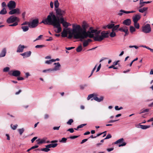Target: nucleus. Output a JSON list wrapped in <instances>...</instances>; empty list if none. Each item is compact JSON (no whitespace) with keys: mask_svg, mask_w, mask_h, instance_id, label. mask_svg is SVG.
I'll return each mask as SVG.
<instances>
[{"mask_svg":"<svg viewBox=\"0 0 153 153\" xmlns=\"http://www.w3.org/2000/svg\"><path fill=\"white\" fill-rule=\"evenodd\" d=\"M73 29L72 32L69 33V35L68 38L71 39L73 37L75 39H80V41H82V39L89 37L93 38L94 41L100 42L105 38L109 37V31H102L100 33V30H98L96 29L91 30L90 31H84L81 33L82 31V28L79 25H73Z\"/></svg>","mask_w":153,"mask_h":153,"instance_id":"1","label":"nucleus"},{"mask_svg":"<svg viewBox=\"0 0 153 153\" xmlns=\"http://www.w3.org/2000/svg\"><path fill=\"white\" fill-rule=\"evenodd\" d=\"M41 23L53 25L54 27L57 29V31L55 30V32L57 33H59L62 31L60 23L62 24L65 28L69 26V23L65 21L63 18H60V19L58 17L56 18L52 12L50 13L47 18L43 19Z\"/></svg>","mask_w":153,"mask_h":153,"instance_id":"2","label":"nucleus"},{"mask_svg":"<svg viewBox=\"0 0 153 153\" xmlns=\"http://www.w3.org/2000/svg\"><path fill=\"white\" fill-rule=\"evenodd\" d=\"M19 21V19L18 17L14 16H12L7 19L6 22L8 24H11L15 22H18Z\"/></svg>","mask_w":153,"mask_h":153,"instance_id":"3","label":"nucleus"},{"mask_svg":"<svg viewBox=\"0 0 153 153\" xmlns=\"http://www.w3.org/2000/svg\"><path fill=\"white\" fill-rule=\"evenodd\" d=\"M55 10L56 13V18L58 17L59 19L60 18H63V16L65 13L64 10H61L60 8L56 9Z\"/></svg>","mask_w":153,"mask_h":153,"instance_id":"4","label":"nucleus"},{"mask_svg":"<svg viewBox=\"0 0 153 153\" xmlns=\"http://www.w3.org/2000/svg\"><path fill=\"white\" fill-rule=\"evenodd\" d=\"M38 23L39 21L38 19H33L31 22H29V26L30 28H35L37 26Z\"/></svg>","mask_w":153,"mask_h":153,"instance_id":"5","label":"nucleus"},{"mask_svg":"<svg viewBox=\"0 0 153 153\" xmlns=\"http://www.w3.org/2000/svg\"><path fill=\"white\" fill-rule=\"evenodd\" d=\"M142 31L145 33H149L151 31V28L149 24H147L142 27Z\"/></svg>","mask_w":153,"mask_h":153,"instance_id":"6","label":"nucleus"},{"mask_svg":"<svg viewBox=\"0 0 153 153\" xmlns=\"http://www.w3.org/2000/svg\"><path fill=\"white\" fill-rule=\"evenodd\" d=\"M128 28L126 26H123L119 28L118 30L121 32H124L125 33L124 36L128 35Z\"/></svg>","mask_w":153,"mask_h":153,"instance_id":"7","label":"nucleus"},{"mask_svg":"<svg viewBox=\"0 0 153 153\" xmlns=\"http://www.w3.org/2000/svg\"><path fill=\"white\" fill-rule=\"evenodd\" d=\"M16 3L15 2L13 1H10L9 2L7 6L9 10H11L13 8H15L16 7Z\"/></svg>","mask_w":153,"mask_h":153,"instance_id":"8","label":"nucleus"},{"mask_svg":"<svg viewBox=\"0 0 153 153\" xmlns=\"http://www.w3.org/2000/svg\"><path fill=\"white\" fill-rule=\"evenodd\" d=\"M8 74L10 75L15 77H17L20 75L21 72L18 70H13L9 72Z\"/></svg>","mask_w":153,"mask_h":153,"instance_id":"9","label":"nucleus"},{"mask_svg":"<svg viewBox=\"0 0 153 153\" xmlns=\"http://www.w3.org/2000/svg\"><path fill=\"white\" fill-rule=\"evenodd\" d=\"M9 12V15H12L14 14H19L20 13V9L18 8H13Z\"/></svg>","mask_w":153,"mask_h":153,"instance_id":"10","label":"nucleus"},{"mask_svg":"<svg viewBox=\"0 0 153 153\" xmlns=\"http://www.w3.org/2000/svg\"><path fill=\"white\" fill-rule=\"evenodd\" d=\"M54 65H55L54 67L53 68H52L53 72L60 70L61 65L59 62L55 63Z\"/></svg>","mask_w":153,"mask_h":153,"instance_id":"11","label":"nucleus"},{"mask_svg":"<svg viewBox=\"0 0 153 153\" xmlns=\"http://www.w3.org/2000/svg\"><path fill=\"white\" fill-rule=\"evenodd\" d=\"M82 26V28L81 33L83 32L84 31H86V29L89 26L88 24L85 21L83 22Z\"/></svg>","mask_w":153,"mask_h":153,"instance_id":"12","label":"nucleus"},{"mask_svg":"<svg viewBox=\"0 0 153 153\" xmlns=\"http://www.w3.org/2000/svg\"><path fill=\"white\" fill-rule=\"evenodd\" d=\"M141 18V16L140 14H137L133 17V21L134 22H137Z\"/></svg>","mask_w":153,"mask_h":153,"instance_id":"13","label":"nucleus"},{"mask_svg":"<svg viewBox=\"0 0 153 153\" xmlns=\"http://www.w3.org/2000/svg\"><path fill=\"white\" fill-rule=\"evenodd\" d=\"M6 48H3L0 53V58L4 57L6 53Z\"/></svg>","mask_w":153,"mask_h":153,"instance_id":"14","label":"nucleus"},{"mask_svg":"<svg viewBox=\"0 0 153 153\" xmlns=\"http://www.w3.org/2000/svg\"><path fill=\"white\" fill-rule=\"evenodd\" d=\"M31 52L30 51H29L21 53L20 55L23 56L24 58H25L30 56L31 55Z\"/></svg>","mask_w":153,"mask_h":153,"instance_id":"15","label":"nucleus"},{"mask_svg":"<svg viewBox=\"0 0 153 153\" xmlns=\"http://www.w3.org/2000/svg\"><path fill=\"white\" fill-rule=\"evenodd\" d=\"M24 48L25 46L24 45H20L18 47L16 51L17 52H23Z\"/></svg>","mask_w":153,"mask_h":153,"instance_id":"16","label":"nucleus"},{"mask_svg":"<svg viewBox=\"0 0 153 153\" xmlns=\"http://www.w3.org/2000/svg\"><path fill=\"white\" fill-rule=\"evenodd\" d=\"M131 20L130 19H127L124 20L123 22V24L124 25L127 26L130 25L131 23Z\"/></svg>","mask_w":153,"mask_h":153,"instance_id":"17","label":"nucleus"},{"mask_svg":"<svg viewBox=\"0 0 153 153\" xmlns=\"http://www.w3.org/2000/svg\"><path fill=\"white\" fill-rule=\"evenodd\" d=\"M93 99L97 102H100L103 100V97L102 96L100 97H94L93 99H91V100H92Z\"/></svg>","mask_w":153,"mask_h":153,"instance_id":"18","label":"nucleus"},{"mask_svg":"<svg viewBox=\"0 0 153 153\" xmlns=\"http://www.w3.org/2000/svg\"><path fill=\"white\" fill-rule=\"evenodd\" d=\"M151 1H143V0H140V6L139 8H141L144 6V3L146 4H149L150 3Z\"/></svg>","mask_w":153,"mask_h":153,"instance_id":"19","label":"nucleus"},{"mask_svg":"<svg viewBox=\"0 0 153 153\" xmlns=\"http://www.w3.org/2000/svg\"><path fill=\"white\" fill-rule=\"evenodd\" d=\"M68 35V32L67 30L64 29L61 33V36L62 37H67Z\"/></svg>","mask_w":153,"mask_h":153,"instance_id":"20","label":"nucleus"},{"mask_svg":"<svg viewBox=\"0 0 153 153\" xmlns=\"http://www.w3.org/2000/svg\"><path fill=\"white\" fill-rule=\"evenodd\" d=\"M150 126H146L141 125L139 124L138 126L137 127L138 128H140L141 129H145L150 127Z\"/></svg>","mask_w":153,"mask_h":153,"instance_id":"21","label":"nucleus"},{"mask_svg":"<svg viewBox=\"0 0 153 153\" xmlns=\"http://www.w3.org/2000/svg\"><path fill=\"white\" fill-rule=\"evenodd\" d=\"M148 9V8L147 7H143L139 9L138 11L139 12L141 13H143V12L145 13Z\"/></svg>","mask_w":153,"mask_h":153,"instance_id":"22","label":"nucleus"},{"mask_svg":"<svg viewBox=\"0 0 153 153\" xmlns=\"http://www.w3.org/2000/svg\"><path fill=\"white\" fill-rule=\"evenodd\" d=\"M7 13V11L5 7H3L2 9L0 11V14L1 15H5Z\"/></svg>","mask_w":153,"mask_h":153,"instance_id":"23","label":"nucleus"},{"mask_svg":"<svg viewBox=\"0 0 153 153\" xmlns=\"http://www.w3.org/2000/svg\"><path fill=\"white\" fill-rule=\"evenodd\" d=\"M29 27V26H22L21 28L22 29L23 31L25 32L28 30Z\"/></svg>","mask_w":153,"mask_h":153,"instance_id":"24","label":"nucleus"},{"mask_svg":"<svg viewBox=\"0 0 153 153\" xmlns=\"http://www.w3.org/2000/svg\"><path fill=\"white\" fill-rule=\"evenodd\" d=\"M54 6L55 8V9H58L59 8V3L58 2V1L57 0H56L54 1Z\"/></svg>","mask_w":153,"mask_h":153,"instance_id":"25","label":"nucleus"},{"mask_svg":"<svg viewBox=\"0 0 153 153\" xmlns=\"http://www.w3.org/2000/svg\"><path fill=\"white\" fill-rule=\"evenodd\" d=\"M124 141V140L123 138H120L117 141L114 142L115 144H117V143H123V141Z\"/></svg>","mask_w":153,"mask_h":153,"instance_id":"26","label":"nucleus"},{"mask_svg":"<svg viewBox=\"0 0 153 153\" xmlns=\"http://www.w3.org/2000/svg\"><path fill=\"white\" fill-rule=\"evenodd\" d=\"M43 73H50L53 72L52 68H49L45 70H44L42 71Z\"/></svg>","mask_w":153,"mask_h":153,"instance_id":"27","label":"nucleus"},{"mask_svg":"<svg viewBox=\"0 0 153 153\" xmlns=\"http://www.w3.org/2000/svg\"><path fill=\"white\" fill-rule=\"evenodd\" d=\"M119 27H120L119 25H117L115 26L114 25V26L113 27L112 29V31H114L117 30L118 28Z\"/></svg>","mask_w":153,"mask_h":153,"instance_id":"28","label":"nucleus"},{"mask_svg":"<svg viewBox=\"0 0 153 153\" xmlns=\"http://www.w3.org/2000/svg\"><path fill=\"white\" fill-rule=\"evenodd\" d=\"M82 46L80 45L76 48V51L78 52H79L82 51Z\"/></svg>","mask_w":153,"mask_h":153,"instance_id":"29","label":"nucleus"},{"mask_svg":"<svg viewBox=\"0 0 153 153\" xmlns=\"http://www.w3.org/2000/svg\"><path fill=\"white\" fill-rule=\"evenodd\" d=\"M54 61L53 59H51L49 60H47L45 62V63L47 64H50Z\"/></svg>","mask_w":153,"mask_h":153,"instance_id":"30","label":"nucleus"},{"mask_svg":"<svg viewBox=\"0 0 153 153\" xmlns=\"http://www.w3.org/2000/svg\"><path fill=\"white\" fill-rule=\"evenodd\" d=\"M114 24H109L107 25L108 26V29H112L113 27L114 26Z\"/></svg>","mask_w":153,"mask_h":153,"instance_id":"31","label":"nucleus"},{"mask_svg":"<svg viewBox=\"0 0 153 153\" xmlns=\"http://www.w3.org/2000/svg\"><path fill=\"white\" fill-rule=\"evenodd\" d=\"M18 130L19 134L21 135L24 132L25 130L23 128H22L21 129H19Z\"/></svg>","mask_w":153,"mask_h":153,"instance_id":"32","label":"nucleus"},{"mask_svg":"<svg viewBox=\"0 0 153 153\" xmlns=\"http://www.w3.org/2000/svg\"><path fill=\"white\" fill-rule=\"evenodd\" d=\"M134 27L137 29H138L140 27L139 24L137 22H134Z\"/></svg>","mask_w":153,"mask_h":153,"instance_id":"33","label":"nucleus"},{"mask_svg":"<svg viewBox=\"0 0 153 153\" xmlns=\"http://www.w3.org/2000/svg\"><path fill=\"white\" fill-rule=\"evenodd\" d=\"M135 28L133 26H130V30L131 33H132L135 31Z\"/></svg>","mask_w":153,"mask_h":153,"instance_id":"34","label":"nucleus"},{"mask_svg":"<svg viewBox=\"0 0 153 153\" xmlns=\"http://www.w3.org/2000/svg\"><path fill=\"white\" fill-rule=\"evenodd\" d=\"M88 86V85L86 84L82 85H80V89L82 90L84 89L86 87Z\"/></svg>","mask_w":153,"mask_h":153,"instance_id":"35","label":"nucleus"},{"mask_svg":"<svg viewBox=\"0 0 153 153\" xmlns=\"http://www.w3.org/2000/svg\"><path fill=\"white\" fill-rule=\"evenodd\" d=\"M149 111V109H142L141 110V112H140L139 113L140 114L144 113L145 112H148Z\"/></svg>","mask_w":153,"mask_h":153,"instance_id":"36","label":"nucleus"},{"mask_svg":"<svg viewBox=\"0 0 153 153\" xmlns=\"http://www.w3.org/2000/svg\"><path fill=\"white\" fill-rule=\"evenodd\" d=\"M18 126V125L17 124H16L15 125H13V124H11L10 125V126L12 129L13 130H15L16 129Z\"/></svg>","mask_w":153,"mask_h":153,"instance_id":"37","label":"nucleus"},{"mask_svg":"<svg viewBox=\"0 0 153 153\" xmlns=\"http://www.w3.org/2000/svg\"><path fill=\"white\" fill-rule=\"evenodd\" d=\"M120 13H118V15L120 16H121L123 15V13H126V11H125L124 10H121L120 11Z\"/></svg>","mask_w":153,"mask_h":153,"instance_id":"38","label":"nucleus"},{"mask_svg":"<svg viewBox=\"0 0 153 153\" xmlns=\"http://www.w3.org/2000/svg\"><path fill=\"white\" fill-rule=\"evenodd\" d=\"M95 94H90L88 95V97L87 98V100H89L91 98H92L94 97V96Z\"/></svg>","mask_w":153,"mask_h":153,"instance_id":"39","label":"nucleus"},{"mask_svg":"<svg viewBox=\"0 0 153 153\" xmlns=\"http://www.w3.org/2000/svg\"><path fill=\"white\" fill-rule=\"evenodd\" d=\"M67 140V138L65 137H63L62 138L61 140L59 141V142L60 143H65L66 141Z\"/></svg>","mask_w":153,"mask_h":153,"instance_id":"40","label":"nucleus"},{"mask_svg":"<svg viewBox=\"0 0 153 153\" xmlns=\"http://www.w3.org/2000/svg\"><path fill=\"white\" fill-rule=\"evenodd\" d=\"M88 44L87 41L85 40L83 42V45L84 47H86L88 45Z\"/></svg>","mask_w":153,"mask_h":153,"instance_id":"41","label":"nucleus"},{"mask_svg":"<svg viewBox=\"0 0 153 153\" xmlns=\"http://www.w3.org/2000/svg\"><path fill=\"white\" fill-rule=\"evenodd\" d=\"M41 150L45 152H48L50 150V149L46 147L45 148L41 149Z\"/></svg>","mask_w":153,"mask_h":153,"instance_id":"42","label":"nucleus"},{"mask_svg":"<svg viewBox=\"0 0 153 153\" xmlns=\"http://www.w3.org/2000/svg\"><path fill=\"white\" fill-rule=\"evenodd\" d=\"M74 122L73 120L72 119H70L67 122V124L69 125H71L72 123Z\"/></svg>","mask_w":153,"mask_h":153,"instance_id":"43","label":"nucleus"},{"mask_svg":"<svg viewBox=\"0 0 153 153\" xmlns=\"http://www.w3.org/2000/svg\"><path fill=\"white\" fill-rule=\"evenodd\" d=\"M116 35V33L114 32V31H112L110 34V36L111 37H114Z\"/></svg>","mask_w":153,"mask_h":153,"instance_id":"44","label":"nucleus"},{"mask_svg":"<svg viewBox=\"0 0 153 153\" xmlns=\"http://www.w3.org/2000/svg\"><path fill=\"white\" fill-rule=\"evenodd\" d=\"M10 68L9 67H6L3 69V71L4 72H7L9 71Z\"/></svg>","mask_w":153,"mask_h":153,"instance_id":"45","label":"nucleus"},{"mask_svg":"<svg viewBox=\"0 0 153 153\" xmlns=\"http://www.w3.org/2000/svg\"><path fill=\"white\" fill-rule=\"evenodd\" d=\"M45 46V45H37L35 46V47L36 48H42Z\"/></svg>","mask_w":153,"mask_h":153,"instance_id":"46","label":"nucleus"},{"mask_svg":"<svg viewBox=\"0 0 153 153\" xmlns=\"http://www.w3.org/2000/svg\"><path fill=\"white\" fill-rule=\"evenodd\" d=\"M51 148H55L56 147L57 145V144L55 143L54 144L51 143L50 144Z\"/></svg>","mask_w":153,"mask_h":153,"instance_id":"47","label":"nucleus"},{"mask_svg":"<svg viewBox=\"0 0 153 153\" xmlns=\"http://www.w3.org/2000/svg\"><path fill=\"white\" fill-rule=\"evenodd\" d=\"M47 139V138L46 137L44 138L43 139H41L40 141H41V143H46V140Z\"/></svg>","mask_w":153,"mask_h":153,"instance_id":"48","label":"nucleus"},{"mask_svg":"<svg viewBox=\"0 0 153 153\" xmlns=\"http://www.w3.org/2000/svg\"><path fill=\"white\" fill-rule=\"evenodd\" d=\"M57 142H58V140H52V141H51V142H50L49 141H47V142H46V143H57Z\"/></svg>","mask_w":153,"mask_h":153,"instance_id":"49","label":"nucleus"},{"mask_svg":"<svg viewBox=\"0 0 153 153\" xmlns=\"http://www.w3.org/2000/svg\"><path fill=\"white\" fill-rule=\"evenodd\" d=\"M111 137V134H107L106 137L105 138H104V139H107L110 138Z\"/></svg>","mask_w":153,"mask_h":153,"instance_id":"50","label":"nucleus"},{"mask_svg":"<svg viewBox=\"0 0 153 153\" xmlns=\"http://www.w3.org/2000/svg\"><path fill=\"white\" fill-rule=\"evenodd\" d=\"M86 124H82L79 126H78V128H81L83 127V126H85L86 125Z\"/></svg>","mask_w":153,"mask_h":153,"instance_id":"51","label":"nucleus"},{"mask_svg":"<svg viewBox=\"0 0 153 153\" xmlns=\"http://www.w3.org/2000/svg\"><path fill=\"white\" fill-rule=\"evenodd\" d=\"M18 25V23L17 22H15L13 24L10 25H9V26H12V27L15 26L17 25Z\"/></svg>","mask_w":153,"mask_h":153,"instance_id":"52","label":"nucleus"},{"mask_svg":"<svg viewBox=\"0 0 153 153\" xmlns=\"http://www.w3.org/2000/svg\"><path fill=\"white\" fill-rule=\"evenodd\" d=\"M96 67H97V65H96L95 66V67H94V68L92 70L91 72V74L89 76V77H90L93 74L94 71L95 70Z\"/></svg>","mask_w":153,"mask_h":153,"instance_id":"53","label":"nucleus"},{"mask_svg":"<svg viewBox=\"0 0 153 153\" xmlns=\"http://www.w3.org/2000/svg\"><path fill=\"white\" fill-rule=\"evenodd\" d=\"M43 36L42 35H40L39 36H38L36 39L34 41V42L37 41L38 40H39L41 38H42Z\"/></svg>","mask_w":153,"mask_h":153,"instance_id":"54","label":"nucleus"},{"mask_svg":"<svg viewBox=\"0 0 153 153\" xmlns=\"http://www.w3.org/2000/svg\"><path fill=\"white\" fill-rule=\"evenodd\" d=\"M29 22H25L23 23H22L21 25L23 26L25 25H29Z\"/></svg>","mask_w":153,"mask_h":153,"instance_id":"55","label":"nucleus"},{"mask_svg":"<svg viewBox=\"0 0 153 153\" xmlns=\"http://www.w3.org/2000/svg\"><path fill=\"white\" fill-rule=\"evenodd\" d=\"M79 136H72L70 137V138L71 139H74L75 138H76L78 137Z\"/></svg>","mask_w":153,"mask_h":153,"instance_id":"56","label":"nucleus"},{"mask_svg":"<svg viewBox=\"0 0 153 153\" xmlns=\"http://www.w3.org/2000/svg\"><path fill=\"white\" fill-rule=\"evenodd\" d=\"M67 131H70L71 133H73L74 131L73 128H69L67 130Z\"/></svg>","mask_w":153,"mask_h":153,"instance_id":"57","label":"nucleus"},{"mask_svg":"<svg viewBox=\"0 0 153 153\" xmlns=\"http://www.w3.org/2000/svg\"><path fill=\"white\" fill-rule=\"evenodd\" d=\"M6 4L5 2H3L1 3V7H6Z\"/></svg>","mask_w":153,"mask_h":153,"instance_id":"58","label":"nucleus"},{"mask_svg":"<svg viewBox=\"0 0 153 153\" xmlns=\"http://www.w3.org/2000/svg\"><path fill=\"white\" fill-rule=\"evenodd\" d=\"M129 47L130 48H134L136 49H137L138 48V46L136 45H130L129 46Z\"/></svg>","mask_w":153,"mask_h":153,"instance_id":"59","label":"nucleus"},{"mask_svg":"<svg viewBox=\"0 0 153 153\" xmlns=\"http://www.w3.org/2000/svg\"><path fill=\"white\" fill-rule=\"evenodd\" d=\"M87 140H88V139H83L82 140V141L80 143L81 144H82L83 143H84L86 141H87Z\"/></svg>","mask_w":153,"mask_h":153,"instance_id":"60","label":"nucleus"},{"mask_svg":"<svg viewBox=\"0 0 153 153\" xmlns=\"http://www.w3.org/2000/svg\"><path fill=\"white\" fill-rule=\"evenodd\" d=\"M126 143L125 142H123V143L120 144L119 145V147L123 146H125L126 144Z\"/></svg>","mask_w":153,"mask_h":153,"instance_id":"61","label":"nucleus"},{"mask_svg":"<svg viewBox=\"0 0 153 153\" xmlns=\"http://www.w3.org/2000/svg\"><path fill=\"white\" fill-rule=\"evenodd\" d=\"M74 47H66L65 49L68 50H70L72 49H74Z\"/></svg>","mask_w":153,"mask_h":153,"instance_id":"62","label":"nucleus"},{"mask_svg":"<svg viewBox=\"0 0 153 153\" xmlns=\"http://www.w3.org/2000/svg\"><path fill=\"white\" fill-rule=\"evenodd\" d=\"M17 79L18 80H22L24 79V78L21 77H18L17 78Z\"/></svg>","mask_w":153,"mask_h":153,"instance_id":"63","label":"nucleus"},{"mask_svg":"<svg viewBox=\"0 0 153 153\" xmlns=\"http://www.w3.org/2000/svg\"><path fill=\"white\" fill-rule=\"evenodd\" d=\"M49 117V115L46 114H45V115H44V118L45 119H46L48 118Z\"/></svg>","mask_w":153,"mask_h":153,"instance_id":"64","label":"nucleus"}]
</instances>
